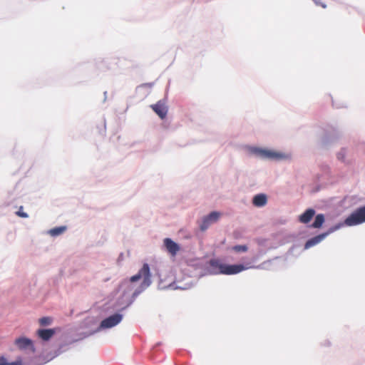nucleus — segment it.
<instances>
[{
	"label": "nucleus",
	"mask_w": 365,
	"mask_h": 365,
	"mask_svg": "<svg viewBox=\"0 0 365 365\" xmlns=\"http://www.w3.org/2000/svg\"><path fill=\"white\" fill-rule=\"evenodd\" d=\"M153 111L161 118L164 119L168 113V108L162 101H158L155 104L150 106Z\"/></svg>",
	"instance_id": "obj_7"
},
{
	"label": "nucleus",
	"mask_w": 365,
	"mask_h": 365,
	"mask_svg": "<svg viewBox=\"0 0 365 365\" xmlns=\"http://www.w3.org/2000/svg\"><path fill=\"white\" fill-rule=\"evenodd\" d=\"M9 365H22V361L19 358V359H16L15 361H13L11 363H9Z\"/></svg>",
	"instance_id": "obj_19"
},
{
	"label": "nucleus",
	"mask_w": 365,
	"mask_h": 365,
	"mask_svg": "<svg viewBox=\"0 0 365 365\" xmlns=\"http://www.w3.org/2000/svg\"><path fill=\"white\" fill-rule=\"evenodd\" d=\"M140 279H143V282L140 284V289L135 291L133 296H137L142 291L148 288L152 283L150 267L147 263H144L138 272L130 278V282H135Z\"/></svg>",
	"instance_id": "obj_2"
},
{
	"label": "nucleus",
	"mask_w": 365,
	"mask_h": 365,
	"mask_svg": "<svg viewBox=\"0 0 365 365\" xmlns=\"http://www.w3.org/2000/svg\"><path fill=\"white\" fill-rule=\"evenodd\" d=\"M252 152L263 159L282 160L287 158L286 155L270 150L253 148Z\"/></svg>",
	"instance_id": "obj_4"
},
{
	"label": "nucleus",
	"mask_w": 365,
	"mask_h": 365,
	"mask_svg": "<svg viewBox=\"0 0 365 365\" xmlns=\"http://www.w3.org/2000/svg\"><path fill=\"white\" fill-rule=\"evenodd\" d=\"M321 5H322V6L323 8H325V7H326V6H325V5H324V4H321Z\"/></svg>",
	"instance_id": "obj_22"
},
{
	"label": "nucleus",
	"mask_w": 365,
	"mask_h": 365,
	"mask_svg": "<svg viewBox=\"0 0 365 365\" xmlns=\"http://www.w3.org/2000/svg\"><path fill=\"white\" fill-rule=\"evenodd\" d=\"M232 250L237 252H245L247 251L248 247L246 245H235L232 247Z\"/></svg>",
	"instance_id": "obj_17"
},
{
	"label": "nucleus",
	"mask_w": 365,
	"mask_h": 365,
	"mask_svg": "<svg viewBox=\"0 0 365 365\" xmlns=\"http://www.w3.org/2000/svg\"><path fill=\"white\" fill-rule=\"evenodd\" d=\"M66 227L61 226L51 229L49 232L53 236H57L62 234L66 230Z\"/></svg>",
	"instance_id": "obj_15"
},
{
	"label": "nucleus",
	"mask_w": 365,
	"mask_h": 365,
	"mask_svg": "<svg viewBox=\"0 0 365 365\" xmlns=\"http://www.w3.org/2000/svg\"><path fill=\"white\" fill-rule=\"evenodd\" d=\"M267 198L264 194H258L253 197L252 203L256 207H262L267 204Z\"/></svg>",
	"instance_id": "obj_12"
},
{
	"label": "nucleus",
	"mask_w": 365,
	"mask_h": 365,
	"mask_svg": "<svg viewBox=\"0 0 365 365\" xmlns=\"http://www.w3.org/2000/svg\"><path fill=\"white\" fill-rule=\"evenodd\" d=\"M220 217V213L218 212H212L207 216L205 217L200 225L201 230H205L213 222H217Z\"/></svg>",
	"instance_id": "obj_6"
},
{
	"label": "nucleus",
	"mask_w": 365,
	"mask_h": 365,
	"mask_svg": "<svg viewBox=\"0 0 365 365\" xmlns=\"http://www.w3.org/2000/svg\"><path fill=\"white\" fill-rule=\"evenodd\" d=\"M210 265L212 269V272L215 274H236L248 268L242 264H225L218 259L210 260Z\"/></svg>",
	"instance_id": "obj_1"
},
{
	"label": "nucleus",
	"mask_w": 365,
	"mask_h": 365,
	"mask_svg": "<svg viewBox=\"0 0 365 365\" xmlns=\"http://www.w3.org/2000/svg\"><path fill=\"white\" fill-rule=\"evenodd\" d=\"M329 232H325V233L319 235L317 236H315L314 237H312V239L309 240L304 245L305 249H309V248L316 245L317 244L319 243L322 240H323L329 235Z\"/></svg>",
	"instance_id": "obj_9"
},
{
	"label": "nucleus",
	"mask_w": 365,
	"mask_h": 365,
	"mask_svg": "<svg viewBox=\"0 0 365 365\" xmlns=\"http://www.w3.org/2000/svg\"><path fill=\"white\" fill-rule=\"evenodd\" d=\"M0 365H9V363L6 361V358L3 356L0 357Z\"/></svg>",
	"instance_id": "obj_20"
},
{
	"label": "nucleus",
	"mask_w": 365,
	"mask_h": 365,
	"mask_svg": "<svg viewBox=\"0 0 365 365\" xmlns=\"http://www.w3.org/2000/svg\"><path fill=\"white\" fill-rule=\"evenodd\" d=\"M16 215L20 217L26 218L28 217L27 213L23 211V206H20L19 210L16 212Z\"/></svg>",
	"instance_id": "obj_18"
},
{
	"label": "nucleus",
	"mask_w": 365,
	"mask_h": 365,
	"mask_svg": "<svg viewBox=\"0 0 365 365\" xmlns=\"http://www.w3.org/2000/svg\"><path fill=\"white\" fill-rule=\"evenodd\" d=\"M122 315L115 314L109 317L103 319L101 323V327L103 329L111 328L118 324L122 320Z\"/></svg>",
	"instance_id": "obj_5"
},
{
	"label": "nucleus",
	"mask_w": 365,
	"mask_h": 365,
	"mask_svg": "<svg viewBox=\"0 0 365 365\" xmlns=\"http://www.w3.org/2000/svg\"><path fill=\"white\" fill-rule=\"evenodd\" d=\"M338 158L340 159V160H343L344 159V155H341V153H339L338 154Z\"/></svg>",
	"instance_id": "obj_21"
},
{
	"label": "nucleus",
	"mask_w": 365,
	"mask_h": 365,
	"mask_svg": "<svg viewBox=\"0 0 365 365\" xmlns=\"http://www.w3.org/2000/svg\"><path fill=\"white\" fill-rule=\"evenodd\" d=\"M53 319L50 317H44L39 319V324L41 326H47L51 324Z\"/></svg>",
	"instance_id": "obj_16"
},
{
	"label": "nucleus",
	"mask_w": 365,
	"mask_h": 365,
	"mask_svg": "<svg viewBox=\"0 0 365 365\" xmlns=\"http://www.w3.org/2000/svg\"><path fill=\"white\" fill-rule=\"evenodd\" d=\"M164 245L172 256H175L180 250V246L170 238L164 240Z\"/></svg>",
	"instance_id": "obj_8"
},
{
	"label": "nucleus",
	"mask_w": 365,
	"mask_h": 365,
	"mask_svg": "<svg viewBox=\"0 0 365 365\" xmlns=\"http://www.w3.org/2000/svg\"><path fill=\"white\" fill-rule=\"evenodd\" d=\"M15 344L19 349H23L31 346L32 341L27 338L21 337L15 340Z\"/></svg>",
	"instance_id": "obj_13"
},
{
	"label": "nucleus",
	"mask_w": 365,
	"mask_h": 365,
	"mask_svg": "<svg viewBox=\"0 0 365 365\" xmlns=\"http://www.w3.org/2000/svg\"><path fill=\"white\" fill-rule=\"evenodd\" d=\"M324 222V216L323 214H318L314 220V222L312 224V227L314 228H319L322 227Z\"/></svg>",
	"instance_id": "obj_14"
},
{
	"label": "nucleus",
	"mask_w": 365,
	"mask_h": 365,
	"mask_svg": "<svg viewBox=\"0 0 365 365\" xmlns=\"http://www.w3.org/2000/svg\"><path fill=\"white\" fill-rule=\"evenodd\" d=\"M364 222H365V206L356 209L345 220V224L348 226H354Z\"/></svg>",
	"instance_id": "obj_3"
},
{
	"label": "nucleus",
	"mask_w": 365,
	"mask_h": 365,
	"mask_svg": "<svg viewBox=\"0 0 365 365\" xmlns=\"http://www.w3.org/2000/svg\"><path fill=\"white\" fill-rule=\"evenodd\" d=\"M315 214V211L313 209L307 210L303 214L299 216V221L302 223L307 224L310 222Z\"/></svg>",
	"instance_id": "obj_11"
},
{
	"label": "nucleus",
	"mask_w": 365,
	"mask_h": 365,
	"mask_svg": "<svg viewBox=\"0 0 365 365\" xmlns=\"http://www.w3.org/2000/svg\"><path fill=\"white\" fill-rule=\"evenodd\" d=\"M55 334V331L53 329H38L37 334L39 338L43 341L49 340Z\"/></svg>",
	"instance_id": "obj_10"
}]
</instances>
